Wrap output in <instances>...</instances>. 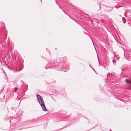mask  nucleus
I'll list each match as a JSON object with an SVG mask.
<instances>
[{
  "label": "nucleus",
  "instance_id": "2",
  "mask_svg": "<svg viewBox=\"0 0 131 131\" xmlns=\"http://www.w3.org/2000/svg\"><path fill=\"white\" fill-rule=\"evenodd\" d=\"M125 81L127 83H129L130 82V81L128 80V79H125Z\"/></svg>",
  "mask_w": 131,
  "mask_h": 131
},
{
  "label": "nucleus",
  "instance_id": "5",
  "mask_svg": "<svg viewBox=\"0 0 131 131\" xmlns=\"http://www.w3.org/2000/svg\"><path fill=\"white\" fill-rule=\"evenodd\" d=\"M93 43V41H92ZM93 44H94V43H93Z\"/></svg>",
  "mask_w": 131,
  "mask_h": 131
},
{
  "label": "nucleus",
  "instance_id": "3",
  "mask_svg": "<svg viewBox=\"0 0 131 131\" xmlns=\"http://www.w3.org/2000/svg\"><path fill=\"white\" fill-rule=\"evenodd\" d=\"M112 62H113V63L114 64H115L114 63V60H112Z\"/></svg>",
  "mask_w": 131,
  "mask_h": 131
},
{
  "label": "nucleus",
  "instance_id": "1",
  "mask_svg": "<svg viewBox=\"0 0 131 131\" xmlns=\"http://www.w3.org/2000/svg\"><path fill=\"white\" fill-rule=\"evenodd\" d=\"M37 97L43 110L45 111H47V109L45 107L43 100L42 97L40 95H38V94H37Z\"/></svg>",
  "mask_w": 131,
  "mask_h": 131
},
{
  "label": "nucleus",
  "instance_id": "4",
  "mask_svg": "<svg viewBox=\"0 0 131 131\" xmlns=\"http://www.w3.org/2000/svg\"><path fill=\"white\" fill-rule=\"evenodd\" d=\"M17 89V88L16 87L15 88V89L16 90L15 91V92H16V90Z\"/></svg>",
  "mask_w": 131,
  "mask_h": 131
}]
</instances>
